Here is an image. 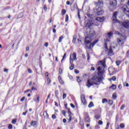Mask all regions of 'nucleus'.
Wrapping results in <instances>:
<instances>
[{
  "label": "nucleus",
  "instance_id": "5701e85b",
  "mask_svg": "<svg viewBox=\"0 0 129 129\" xmlns=\"http://www.w3.org/2000/svg\"><path fill=\"white\" fill-rule=\"evenodd\" d=\"M64 39V37L63 36H61L58 39L59 43H61L62 42V40Z\"/></svg>",
  "mask_w": 129,
  "mask_h": 129
},
{
  "label": "nucleus",
  "instance_id": "8fccbe9b",
  "mask_svg": "<svg viewBox=\"0 0 129 129\" xmlns=\"http://www.w3.org/2000/svg\"><path fill=\"white\" fill-rule=\"evenodd\" d=\"M77 81H78V82H81V80H80V78L79 77H77Z\"/></svg>",
  "mask_w": 129,
  "mask_h": 129
},
{
  "label": "nucleus",
  "instance_id": "a19ab883",
  "mask_svg": "<svg viewBox=\"0 0 129 129\" xmlns=\"http://www.w3.org/2000/svg\"><path fill=\"white\" fill-rule=\"evenodd\" d=\"M125 107V105H124V104L122 105L121 106L120 108V109H121V110H122L123 109H124V108Z\"/></svg>",
  "mask_w": 129,
  "mask_h": 129
},
{
  "label": "nucleus",
  "instance_id": "f8f14e48",
  "mask_svg": "<svg viewBox=\"0 0 129 129\" xmlns=\"http://www.w3.org/2000/svg\"><path fill=\"white\" fill-rule=\"evenodd\" d=\"M97 42H98V40H94V41L93 42V43H90V46L88 48V49H91V47H93L94 46V45L97 43Z\"/></svg>",
  "mask_w": 129,
  "mask_h": 129
},
{
  "label": "nucleus",
  "instance_id": "1a4fd4ad",
  "mask_svg": "<svg viewBox=\"0 0 129 129\" xmlns=\"http://www.w3.org/2000/svg\"><path fill=\"white\" fill-rule=\"evenodd\" d=\"M117 15V12H114L113 14V23H117V20H116V15Z\"/></svg>",
  "mask_w": 129,
  "mask_h": 129
},
{
  "label": "nucleus",
  "instance_id": "de8ad7c7",
  "mask_svg": "<svg viewBox=\"0 0 129 129\" xmlns=\"http://www.w3.org/2000/svg\"><path fill=\"white\" fill-rule=\"evenodd\" d=\"M62 114L66 116V112H65V110H63L62 111H61Z\"/></svg>",
  "mask_w": 129,
  "mask_h": 129
},
{
  "label": "nucleus",
  "instance_id": "4468645a",
  "mask_svg": "<svg viewBox=\"0 0 129 129\" xmlns=\"http://www.w3.org/2000/svg\"><path fill=\"white\" fill-rule=\"evenodd\" d=\"M73 56V60H77V57H76L77 54L76 52H74L73 54H71Z\"/></svg>",
  "mask_w": 129,
  "mask_h": 129
},
{
  "label": "nucleus",
  "instance_id": "f03ea898",
  "mask_svg": "<svg viewBox=\"0 0 129 129\" xmlns=\"http://www.w3.org/2000/svg\"><path fill=\"white\" fill-rule=\"evenodd\" d=\"M101 80H102V77H94V78L88 80L86 86H87L88 88H90V87L94 85V84L98 85L96 82H101Z\"/></svg>",
  "mask_w": 129,
  "mask_h": 129
},
{
  "label": "nucleus",
  "instance_id": "473e14b6",
  "mask_svg": "<svg viewBox=\"0 0 129 129\" xmlns=\"http://www.w3.org/2000/svg\"><path fill=\"white\" fill-rule=\"evenodd\" d=\"M77 37L76 35H74L73 39V43H75V41H76Z\"/></svg>",
  "mask_w": 129,
  "mask_h": 129
},
{
  "label": "nucleus",
  "instance_id": "c85d7f7f",
  "mask_svg": "<svg viewBox=\"0 0 129 129\" xmlns=\"http://www.w3.org/2000/svg\"><path fill=\"white\" fill-rule=\"evenodd\" d=\"M116 94H115V93H113V94H112V98H113V99H114V100H115V99H116Z\"/></svg>",
  "mask_w": 129,
  "mask_h": 129
},
{
  "label": "nucleus",
  "instance_id": "cd10ccee",
  "mask_svg": "<svg viewBox=\"0 0 129 129\" xmlns=\"http://www.w3.org/2000/svg\"><path fill=\"white\" fill-rule=\"evenodd\" d=\"M107 99H106V98H104L102 99V103L104 104L105 103H107Z\"/></svg>",
  "mask_w": 129,
  "mask_h": 129
},
{
  "label": "nucleus",
  "instance_id": "49530a36",
  "mask_svg": "<svg viewBox=\"0 0 129 129\" xmlns=\"http://www.w3.org/2000/svg\"><path fill=\"white\" fill-rule=\"evenodd\" d=\"M51 117L53 119H56V115L52 114Z\"/></svg>",
  "mask_w": 129,
  "mask_h": 129
},
{
  "label": "nucleus",
  "instance_id": "3c124183",
  "mask_svg": "<svg viewBox=\"0 0 129 129\" xmlns=\"http://www.w3.org/2000/svg\"><path fill=\"white\" fill-rule=\"evenodd\" d=\"M27 112H28V110H26L25 112H24L22 113V115H26L27 114Z\"/></svg>",
  "mask_w": 129,
  "mask_h": 129
},
{
  "label": "nucleus",
  "instance_id": "e433bc0d",
  "mask_svg": "<svg viewBox=\"0 0 129 129\" xmlns=\"http://www.w3.org/2000/svg\"><path fill=\"white\" fill-rule=\"evenodd\" d=\"M102 3V2L101 1L99 0L98 3H97L96 5V6H100V5H101Z\"/></svg>",
  "mask_w": 129,
  "mask_h": 129
},
{
  "label": "nucleus",
  "instance_id": "4d7b16f0",
  "mask_svg": "<svg viewBox=\"0 0 129 129\" xmlns=\"http://www.w3.org/2000/svg\"><path fill=\"white\" fill-rule=\"evenodd\" d=\"M43 10H44V11H47V6H46V5H44V6Z\"/></svg>",
  "mask_w": 129,
  "mask_h": 129
},
{
  "label": "nucleus",
  "instance_id": "0eeeda50",
  "mask_svg": "<svg viewBox=\"0 0 129 129\" xmlns=\"http://www.w3.org/2000/svg\"><path fill=\"white\" fill-rule=\"evenodd\" d=\"M122 27H124L125 29L129 28V22H123L122 23Z\"/></svg>",
  "mask_w": 129,
  "mask_h": 129
},
{
  "label": "nucleus",
  "instance_id": "ea45409f",
  "mask_svg": "<svg viewBox=\"0 0 129 129\" xmlns=\"http://www.w3.org/2000/svg\"><path fill=\"white\" fill-rule=\"evenodd\" d=\"M16 122H17V120L16 119H14L12 120V123H13V124H15Z\"/></svg>",
  "mask_w": 129,
  "mask_h": 129
},
{
  "label": "nucleus",
  "instance_id": "423d86ee",
  "mask_svg": "<svg viewBox=\"0 0 129 129\" xmlns=\"http://www.w3.org/2000/svg\"><path fill=\"white\" fill-rule=\"evenodd\" d=\"M85 120L86 122H90V118L87 113H85Z\"/></svg>",
  "mask_w": 129,
  "mask_h": 129
},
{
  "label": "nucleus",
  "instance_id": "13d9d810",
  "mask_svg": "<svg viewBox=\"0 0 129 129\" xmlns=\"http://www.w3.org/2000/svg\"><path fill=\"white\" fill-rule=\"evenodd\" d=\"M78 17L79 20H80V19H81L80 18V13L79 12H78Z\"/></svg>",
  "mask_w": 129,
  "mask_h": 129
},
{
  "label": "nucleus",
  "instance_id": "5fc2aeb1",
  "mask_svg": "<svg viewBox=\"0 0 129 129\" xmlns=\"http://www.w3.org/2000/svg\"><path fill=\"white\" fill-rule=\"evenodd\" d=\"M112 80H113V81H115V80H116V78L113 76V77H112Z\"/></svg>",
  "mask_w": 129,
  "mask_h": 129
},
{
  "label": "nucleus",
  "instance_id": "864d4df0",
  "mask_svg": "<svg viewBox=\"0 0 129 129\" xmlns=\"http://www.w3.org/2000/svg\"><path fill=\"white\" fill-rule=\"evenodd\" d=\"M65 57H66V53H65L63 56L62 59H61V62L62 61H63L64 60V59L65 58Z\"/></svg>",
  "mask_w": 129,
  "mask_h": 129
},
{
  "label": "nucleus",
  "instance_id": "7c9ffc66",
  "mask_svg": "<svg viewBox=\"0 0 129 129\" xmlns=\"http://www.w3.org/2000/svg\"><path fill=\"white\" fill-rule=\"evenodd\" d=\"M110 88H112L114 90L116 89V86L115 85H112L111 87H110Z\"/></svg>",
  "mask_w": 129,
  "mask_h": 129
},
{
  "label": "nucleus",
  "instance_id": "f257e3e1",
  "mask_svg": "<svg viewBox=\"0 0 129 129\" xmlns=\"http://www.w3.org/2000/svg\"><path fill=\"white\" fill-rule=\"evenodd\" d=\"M86 26L85 28L86 30H89V36L86 37L85 39V43L86 45H88L90 44V42L92 40V38L94 36H95V32L94 31H91L90 28L92 26H93V22L91 20H88V21H85Z\"/></svg>",
  "mask_w": 129,
  "mask_h": 129
},
{
  "label": "nucleus",
  "instance_id": "9b49d317",
  "mask_svg": "<svg viewBox=\"0 0 129 129\" xmlns=\"http://www.w3.org/2000/svg\"><path fill=\"white\" fill-rule=\"evenodd\" d=\"M117 41L118 44H119V45H120L121 46H122L124 43V42L123 41V39L120 38L117 39Z\"/></svg>",
  "mask_w": 129,
  "mask_h": 129
},
{
  "label": "nucleus",
  "instance_id": "680f3d73",
  "mask_svg": "<svg viewBox=\"0 0 129 129\" xmlns=\"http://www.w3.org/2000/svg\"><path fill=\"white\" fill-rule=\"evenodd\" d=\"M71 106L72 107V108H75V106L72 103L71 104Z\"/></svg>",
  "mask_w": 129,
  "mask_h": 129
},
{
  "label": "nucleus",
  "instance_id": "a878e982",
  "mask_svg": "<svg viewBox=\"0 0 129 129\" xmlns=\"http://www.w3.org/2000/svg\"><path fill=\"white\" fill-rule=\"evenodd\" d=\"M108 103L109 105H112V104H113V100H109Z\"/></svg>",
  "mask_w": 129,
  "mask_h": 129
},
{
  "label": "nucleus",
  "instance_id": "58836bf2",
  "mask_svg": "<svg viewBox=\"0 0 129 129\" xmlns=\"http://www.w3.org/2000/svg\"><path fill=\"white\" fill-rule=\"evenodd\" d=\"M100 63H101L102 66L103 67H104V68H105V66H106V65H105V62H103V61H100Z\"/></svg>",
  "mask_w": 129,
  "mask_h": 129
},
{
  "label": "nucleus",
  "instance_id": "6e6552de",
  "mask_svg": "<svg viewBox=\"0 0 129 129\" xmlns=\"http://www.w3.org/2000/svg\"><path fill=\"white\" fill-rule=\"evenodd\" d=\"M68 114H69V122H70L71 121V120H72V112H71V111H70V109L68 108Z\"/></svg>",
  "mask_w": 129,
  "mask_h": 129
},
{
  "label": "nucleus",
  "instance_id": "b1692460",
  "mask_svg": "<svg viewBox=\"0 0 129 129\" xmlns=\"http://www.w3.org/2000/svg\"><path fill=\"white\" fill-rule=\"evenodd\" d=\"M93 106H94L93 102H91L88 105V107L90 108V107H92Z\"/></svg>",
  "mask_w": 129,
  "mask_h": 129
},
{
  "label": "nucleus",
  "instance_id": "aec40b11",
  "mask_svg": "<svg viewBox=\"0 0 129 129\" xmlns=\"http://www.w3.org/2000/svg\"><path fill=\"white\" fill-rule=\"evenodd\" d=\"M112 35H113V33H112V32H109L108 34H107V37L109 38V39H110V38H111L112 37Z\"/></svg>",
  "mask_w": 129,
  "mask_h": 129
},
{
  "label": "nucleus",
  "instance_id": "7ed1b4c3",
  "mask_svg": "<svg viewBox=\"0 0 129 129\" xmlns=\"http://www.w3.org/2000/svg\"><path fill=\"white\" fill-rule=\"evenodd\" d=\"M117 4V2L116 1V0H113L112 2H110V10H111V11H113V10H115Z\"/></svg>",
  "mask_w": 129,
  "mask_h": 129
},
{
  "label": "nucleus",
  "instance_id": "37998d69",
  "mask_svg": "<svg viewBox=\"0 0 129 129\" xmlns=\"http://www.w3.org/2000/svg\"><path fill=\"white\" fill-rule=\"evenodd\" d=\"M120 127L121 128H124V124H123V123H121V124H120Z\"/></svg>",
  "mask_w": 129,
  "mask_h": 129
},
{
  "label": "nucleus",
  "instance_id": "bf43d9fd",
  "mask_svg": "<svg viewBox=\"0 0 129 129\" xmlns=\"http://www.w3.org/2000/svg\"><path fill=\"white\" fill-rule=\"evenodd\" d=\"M75 73L76 74H78V73H79V71H78V70H75Z\"/></svg>",
  "mask_w": 129,
  "mask_h": 129
},
{
  "label": "nucleus",
  "instance_id": "6e6d98bb",
  "mask_svg": "<svg viewBox=\"0 0 129 129\" xmlns=\"http://www.w3.org/2000/svg\"><path fill=\"white\" fill-rule=\"evenodd\" d=\"M4 72H6V73H9V70L5 68L4 70Z\"/></svg>",
  "mask_w": 129,
  "mask_h": 129
},
{
  "label": "nucleus",
  "instance_id": "4be33fe9",
  "mask_svg": "<svg viewBox=\"0 0 129 129\" xmlns=\"http://www.w3.org/2000/svg\"><path fill=\"white\" fill-rule=\"evenodd\" d=\"M97 70H98V74H100L102 73V72H101V68L100 67H98Z\"/></svg>",
  "mask_w": 129,
  "mask_h": 129
},
{
  "label": "nucleus",
  "instance_id": "20e7f679",
  "mask_svg": "<svg viewBox=\"0 0 129 129\" xmlns=\"http://www.w3.org/2000/svg\"><path fill=\"white\" fill-rule=\"evenodd\" d=\"M81 101L84 104V105H86L87 102H86V99H85V96L84 95H82L81 96Z\"/></svg>",
  "mask_w": 129,
  "mask_h": 129
},
{
  "label": "nucleus",
  "instance_id": "f3484780",
  "mask_svg": "<svg viewBox=\"0 0 129 129\" xmlns=\"http://www.w3.org/2000/svg\"><path fill=\"white\" fill-rule=\"evenodd\" d=\"M34 101H37L38 103H39L40 101V96H37V98H34Z\"/></svg>",
  "mask_w": 129,
  "mask_h": 129
},
{
  "label": "nucleus",
  "instance_id": "412c9836",
  "mask_svg": "<svg viewBox=\"0 0 129 129\" xmlns=\"http://www.w3.org/2000/svg\"><path fill=\"white\" fill-rule=\"evenodd\" d=\"M30 124H31V125H32V126H35V125H37V121L33 120V121H32Z\"/></svg>",
  "mask_w": 129,
  "mask_h": 129
},
{
  "label": "nucleus",
  "instance_id": "69168bd1",
  "mask_svg": "<svg viewBox=\"0 0 129 129\" xmlns=\"http://www.w3.org/2000/svg\"><path fill=\"white\" fill-rule=\"evenodd\" d=\"M48 45H49V43H48V42H46V43L44 44V46H45V47H48Z\"/></svg>",
  "mask_w": 129,
  "mask_h": 129
},
{
  "label": "nucleus",
  "instance_id": "052dcab7",
  "mask_svg": "<svg viewBox=\"0 0 129 129\" xmlns=\"http://www.w3.org/2000/svg\"><path fill=\"white\" fill-rule=\"evenodd\" d=\"M62 69H59V74H62Z\"/></svg>",
  "mask_w": 129,
  "mask_h": 129
},
{
  "label": "nucleus",
  "instance_id": "a211bd4d",
  "mask_svg": "<svg viewBox=\"0 0 129 129\" xmlns=\"http://www.w3.org/2000/svg\"><path fill=\"white\" fill-rule=\"evenodd\" d=\"M105 51L107 52L108 51V47H107V43L106 42L104 44Z\"/></svg>",
  "mask_w": 129,
  "mask_h": 129
},
{
  "label": "nucleus",
  "instance_id": "2f4dec72",
  "mask_svg": "<svg viewBox=\"0 0 129 129\" xmlns=\"http://www.w3.org/2000/svg\"><path fill=\"white\" fill-rule=\"evenodd\" d=\"M72 55H70V62L71 64H72V63H73V59H72Z\"/></svg>",
  "mask_w": 129,
  "mask_h": 129
},
{
  "label": "nucleus",
  "instance_id": "c03bdc74",
  "mask_svg": "<svg viewBox=\"0 0 129 129\" xmlns=\"http://www.w3.org/2000/svg\"><path fill=\"white\" fill-rule=\"evenodd\" d=\"M123 85L124 86H126V87H128L129 85H128V83L125 82L123 83Z\"/></svg>",
  "mask_w": 129,
  "mask_h": 129
},
{
  "label": "nucleus",
  "instance_id": "603ef678",
  "mask_svg": "<svg viewBox=\"0 0 129 129\" xmlns=\"http://www.w3.org/2000/svg\"><path fill=\"white\" fill-rule=\"evenodd\" d=\"M8 128L9 129H12V128H13V125H12V124H9V126H8Z\"/></svg>",
  "mask_w": 129,
  "mask_h": 129
},
{
  "label": "nucleus",
  "instance_id": "bb28decb",
  "mask_svg": "<svg viewBox=\"0 0 129 129\" xmlns=\"http://www.w3.org/2000/svg\"><path fill=\"white\" fill-rule=\"evenodd\" d=\"M95 118H96V119H99V118H100V115L96 114L95 115Z\"/></svg>",
  "mask_w": 129,
  "mask_h": 129
},
{
  "label": "nucleus",
  "instance_id": "0e129e2a",
  "mask_svg": "<svg viewBox=\"0 0 129 129\" xmlns=\"http://www.w3.org/2000/svg\"><path fill=\"white\" fill-rule=\"evenodd\" d=\"M28 71L29 73H32V70H31L30 69H28Z\"/></svg>",
  "mask_w": 129,
  "mask_h": 129
},
{
  "label": "nucleus",
  "instance_id": "dca6fc26",
  "mask_svg": "<svg viewBox=\"0 0 129 129\" xmlns=\"http://www.w3.org/2000/svg\"><path fill=\"white\" fill-rule=\"evenodd\" d=\"M58 80L60 84H64V81L62 80L60 76H58Z\"/></svg>",
  "mask_w": 129,
  "mask_h": 129
},
{
  "label": "nucleus",
  "instance_id": "9d476101",
  "mask_svg": "<svg viewBox=\"0 0 129 129\" xmlns=\"http://www.w3.org/2000/svg\"><path fill=\"white\" fill-rule=\"evenodd\" d=\"M96 21H98V22H100V23H102L103 21H104V17H98L96 18Z\"/></svg>",
  "mask_w": 129,
  "mask_h": 129
},
{
  "label": "nucleus",
  "instance_id": "774afa93",
  "mask_svg": "<svg viewBox=\"0 0 129 129\" xmlns=\"http://www.w3.org/2000/svg\"><path fill=\"white\" fill-rule=\"evenodd\" d=\"M62 121H63V122H64V123H65L66 122V121H67L66 119L63 118V119H62Z\"/></svg>",
  "mask_w": 129,
  "mask_h": 129
},
{
  "label": "nucleus",
  "instance_id": "6ab92c4d",
  "mask_svg": "<svg viewBox=\"0 0 129 129\" xmlns=\"http://www.w3.org/2000/svg\"><path fill=\"white\" fill-rule=\"evenodd\" d=\"M43 115L44 116V117H45L46 118H47V117H49V115L48 114V113H47V111H45L43 113Z\"/></svg>",
  "mask_w": 129,
  "mask_h": 129
},
{
  "label": "nucleus",
  "instance_id": "39448f33",
  "mask_svg": "<svg viewBox=\"0 0 129 129\" xmlns=\"http://www.w3.org/2000/svg\"><path fill=\"white\" fill-rule=\"evenodd\" d=\"M123 13H124V14H125V15L127 17H128V16H129V10L127 8V7L125 6V8H123Z\"/></svg>",
  "mask_w": 129,
  "mask_h": 129
},
{
  "label": "nucleus",
  "instance_id": "ddd939ff",
  "mask_svg": "<svg viewBox=\"0 0 129 129\" xmlns=\"http://www.w3.org/2000/svg\"><path fill=\"white\" fill-rule=\"evenodd\" d=\"M108 55V56H113V51H112V48L111 47L109 49Z\"/></svg>",
  "mask_w": 129,
  "mask_h": 129
},
{
  "label": "nucleus",
  "instance_id": "4c0bfd02",
  "mask_svg": "<svg viewBox=\"0 0 129 129\" xmlns=\"http://www.w3.org/2000/svg\"><path fill=\"white\" fill-rule=\"evenodd\" d=\"M69 20V16H68V15H66V22H68Z\"/></svg>",
  "mask_w": 129,
  "mask_h": 129
},
{
  "label": "nucleus",
  "instance_id": "79ce46f5",
  "mask_svg": "<svg viewBox=\"0 0 129 129\" xmlns=\"http://www.w3.org/2000/svg\"><path fill=\"white\" fill-rule=\"evenodd\" d=\"M67 97V95L65 93H63L62 95V99H65V98H66Z\"/></svg>",
  "mask_w": 129,
  "mask_h": 129
},
{
  "label": "nucleus",
  "instance_id": "338daca9",
  "mask_svg": "<svg viewBox=\"0 0 129 129\" xmlns=\"http://www.w3.org/2000/svg\"><path fill=\"white\" fill-rule=\"evenodd\" d=\"M45 75V77H48L49 76V74L48 73H46Z\"/></svg>",
  "mask_w": 129,
  "mask_h": 129
},
{
  "label": "nucleus",
  "instance_id": "393cba45",
  "mask_svg": "<svg viewBox=\"0 0 129 129\" xmlns=\"http://www.w3.org/2000/svg\"><path fill=\"white\" fill-rule=\"evenodd\" d=\"M121 63V60H116V64L117 66H119L120 65V63Z\"/></svg>",
  "mask_w": 129,
  "mask_h": 129
},
{
  "label": "nucleus",
  "instance_id": "e2e57ef3",
  "mask_svg": "<svg viewBox=\"0 0 129 129\" xmlns=\"http://www.w3.org/2000/svg\"><path fill=\"white\" fill-rule=\"evenodd\" d=\"M67 5H68V6H69V5H71V2H70V1H67Z\"/></svg>",
  "mask_w": 129,
  "mask_h": 129
},
{
  "label": "nucleus",
  "instance_id": "f704fd0d",
  "mask_svg": "<svg viewBox=\"0 0 129 129\" xmlns=\"http://www.w3.org/2000/svg\"><path fill=\"white\" fill-rule=\"evenodd\" d=\"M51 83V80H50V78H47V84H50Z\"/></svg>",
  "mask_w": 129,
  "mask_h": 129
},
{
  "label": "nucleus",
  "instance_id": "2eb2a0df",
  "mask_svg": "<svg viewBox=\"0 0 129 129\" xmlns=\"http://www.w3.org/2000/svg\"><path fill=\"white\" fill-rule=\"evenodd\" d=\"M103 14V11L101 10L96 13V16H102Z\"/></svg>",
  "mask_w": 129,
  "mask_h": 129
},
{
  "label": "nucleus",
  "instance_id": "c9c22d12",
  "mask_svg": "<svg viewBox=\"0 0 129 129\" xmlns=\"http://www.w3.org/2000/svg\"><path fill=\"white\" fill-rule=\"evenodd\" d=\"M55 94L56 97L58 98V95L59 94V91L58 90H56L55 91Z\"/></svg>",
  "mask_w": 129,
  "mask_h": 129
},
{
  "label": "nucleus",
  "instance_id": "c756f323",
  "mask_svg": "<svg viewBox=\"0 0 129 129\" xmlns=\"http://www.w3.org/2000/svg\"><path fill=\"white\" fill-rule=\"evenodd\" d=\"M61 14H62V16H64V15H65V14H66V10L65 9H62L61 10Z\"/></svg>",
  "mask_w": 129,
  "mask_h": 129
},
{
  "label": "nucleus",
  "instance_id": "a18cd8bd",
  "mask_svg": "<svg viewBox=\"0 0 129 129\" xmlns=\"http://www.w3.org/2000/svg\"><path fill=\"white\" fill-rule=\"evenodd\" d=\"M98 124H100V125L103 124V122H102V121L101 120H99L98 122Z\"/></svg>",
  "mask_w": 129,
  "mask_h": 129
},
{
  "label": "nucleus",
  "instance_id": "09e8293b",
  "mask_svg": "<svg viewBox=\"0 0 129 129\" xmlns=\"http://www.w3.org/2000/svg\"><path fill=\"white\" fill-rule=\"evenodd\" d=\"M26 98L25 97H23L21 99H20V101H21V102H23V101H24V100H25V99Z\"/></svg>",
  "mask_w": 129,
  "mask_h": 129
},
{
  "label": "nucleus",
  "instance_id": "72a5a7b5",
  "mask_svg": "<svg viewBox=\"0 0 129 129\" xmlns=\"http://www.w3.org/2000/svg\"><path fill=\"white\" fill-rule=\"evenodd\" d=\"M70 70H73L74 69V64L72 63L71 66L70 67Z\"/></svg>",
  "mask_w": 129,
  "mask_h": 129
}]
</instances>
